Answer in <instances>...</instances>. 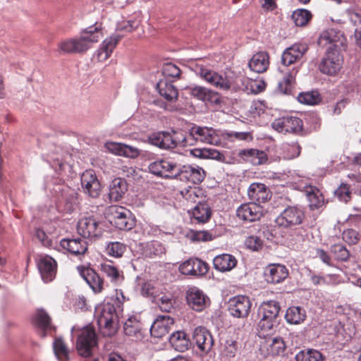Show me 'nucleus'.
<instances>
[{"mask_svg":"<svg viewBox=\"0 0 361 361\" xmlns=\"http://www.w3.org/2000/svg\"><path fill=\"white\" fill-rule=\"evenodd\" d=\"M121 38V37L118 35H113L105 39L95 54L98 61H106L111 56Z\"/></svg>","mask_w":361,"mask_h":361,"instance_id":"29","label":"nucleus"},{"mask_svg":"<svg viewBox=\"0 0 361 361\" xmlns=\"http://www.w3.org/2000/svg\"><path fill=\"white\" fill-rule=\"evenodd\" d=\"M37 267L44 281L49 282L54 279L56 272V263L52 257H42L37 263Z\"/></svg>","mask_w":361,"mask_h":361,"instance_id":"27","label":"nucleus"},{"mask_svg":"<svg viewBox=\"0 0 361 361\" xmlns=\"http://www.w3.org/2000/svg\"><path fill=\"white\" fill-rule=\"evenodd\" d=\"M34 323L42 329H48L51 327V318L43 309H37L33 317Z\"/></svg>","mask_w":361,"mask_h":361,"instance_id":"44","label":"nucleus"},{"mask_svg":"<svg viewBox=\"0 0 361 361\" xmlns=\"http://www.w3.org/2000/svg\"><path fill=\"white\" fill-rule=\"evenodd\" d=\"M236 214L243 221H255L262 216L263 209L259 204L251 202L240 205Z\"/></svg>","mask_w":361,"mask_h":361,"instance_id":"22","label":"nucleus"},{"mask_svg":"<svg viewBox=\"0 0 361 361\" xmlns=\"http://www.w3.org/2000/svg\"><path fill=\"white\" fill-rule=\"evenodd\" d=\"M180 193L188 203H197V204H200V203L203 202V192L199 188L189 187L188 189L182 190Z\"/></svg>","mask_w":361,"mask_h":361,"instance_id":"43","label":"nucleus"},{"mask_svg":"<svg viewBox=\"0 0 361 361\" xmlns=\"http://www.w3.org/2000/svg\"><path fill=\"white\" fill-rule=\"evenodd\" d=\"M281 149L284 159H293L299 156L300 153V147L296 142L283 143Z\"/></svg>","mask_w":361,"mask_h":361,"instance_id":"47","label":"nucleus"},{"mask_svg":"<svg viewBox=\"0 0 361 361\" xmlns=\"http://www.w3.org/2000/svg\"><path fill=\"white\" fill-rule=\"evenodd\" d=\"M247 195L250 200L259 204L267 202L271 197L269 190L266 185L259 183H253L250 185Z\"/></svg>","mask_w":361,"mask_h":361,"instance_id":"28","label":"nucleus"},{"mask_svg":"<svg viewBox=\"0 0 361 361\" xmlns=\"http://www.w3.org/2000/svg\"><path fill=\"white\" fill-rule=\"evenodd\" d=\"M188 236L193 241H207L212 240V235L205 231H191Z\"/></svg>","mask_w":361,"mask_h":361,"instance_id":"64","label":"nucleus"},{"mask_svg":"<svg viewBox=\"0 0 361 361\" xmlns=\"http://www.w3.org/2000/svg\"><path fill=\"white\" fill-rule=\"evenodd\" d=\"M286 349L285 341L281 337H270L266 338L261 344L260 350L264 356L283 355Z\"/></svg>","mask_w":361,"mask_h":361,"instance_id":"19","label":"nucleus"},{"mask_svg":"<svg viewBox=\"0 0 361 361\" xmlns=\"http://www.w3.org/2000/svg\"><path fill=\"white\" fill-rule=\"evenodd\" d=\"M127 183L124 179L117 178L114 179L109 185V198L112 201L120 200L127 191Z\"/></svg>","mask_w":361,"mask_h":361,"instance_id":"37","label":"nucleus"},{"mask_svg":"<svg viewBox=\"0 0 361 361\" xmlns=\"http://www.w3.org/2000/svg\"><path fill=\"white\" fill-rule=\"evenodd\" d=\"M190 214L197 223L204 224L211 218L212 212L209 205L205 202H202L197 204Z\"/></svg>","mask_w":361,"mask_h":361,"instance_id":"40","label":"nucleus"},{"mask_svg":"<svg viewBox=\"0 0 361 361\" xmlns=\"http://www.w3.org/2000/svg\"><path fill=\"white\" fill-rule=\"evenodd\" d=\"M213 263L216 269L225 272L233 269L237 264V260L231 255L222 254L215 257Z\"/></svg>","mask_w":361,"mask_h":361,"instance_id":"35","label":"nucleus"},{"mask_svg":"<svg viewBox=\"0 0 361 361\" xmlns=\"http://www.w3.org/2000/svg\"><path fill=\"white\" fill-rule=\"evenodd\" d=\"M271 127L279 133H298L302 129V121L295 116H284L275 119Z\"/></svg>","mask_w":361,"mask_h":361,"instance_id":"12","label":"nucleus"},{"mask_svg":"<svg viewBox=\"0 0 361 361\" xmlns=\"http://www.w3.org/2000/svg\"><path fill=\"white\" fill-rule=\"evenodd\" d=\"M94 317L104 336H111L116 332L117 314L114 305L106 302L97 306Z\"/></svg>","mask_w":361,"mask_h":361,"instance_id":"4","label":"nucleus"},{"mask_svg":"<svg viewBox=\"0 0 361 361\" xmlns=\"http://www.w3.org/2000/svg\"><path fill=\"white\" fill-rule=\"evenodd\" d=\"M179 271L182 274L191 276H203L208 271V264L197 259L190 258L179 265Z\"/></svg>","mask_w":361,"mask_h":361,"instance_id":"17","label":"nucleus"},{"mask_svg":"<svg viewBox=\"0 0 361 361\" xmlns=\"http://www.w3.org/2000/svg\"><path fill=\"white\" fill-rule=\"evenodd\" d=\"M343 240L349 245H356L361 240V234L354 229H347L343 232Z\"/></svg>","mask_w":361,"mask_h":361,"instance_id":"58","label":"nucleus"},{"mask_svg":"<svg viewBox=\"0 0 361 361\" xmlns=\"http://www.w3.org/2000/svg\"><path fill=\"white\" fill-rule=\"evenodd\" d=\"M78 232L84 238L94 239L102 235L99 221L92 215L82 216L78 222Z\"/></svg>","mask_w":361,"mask_h":361,"instance_id":"8","label":"nucleus"},{"mask_svg":"<svg viewBox=\"0 0 361 361\" xmlns=\"http://www.w3.org/2000/svg\"><path fill=\"white\" fill-rule=\"evenodd\" d=\"M104 148L113 154L131 159L137 157L140 154L137 148L121 142H107L104 145Z\"/></svg>","mask_w":361,"mask_h":361,"instance_id":"21","label":"nucleus"},{"mask_svg":"<svg viewBox=\"0 0 361 361\" xmlns=\"http://www.w3.org/2000/svg\"><path fill=\"white\" fill-rule=\"evenodd\" d=\"M101 269L114 282H118L123 279V276L118 269L111 263H104L101 265Z\"/></svg>","mask_w":361,"mask_h":361,"instance_id":"51","label":"nucleus"},{"mask_svg":"<svg viewBox=\"0 0 361 361\" xmlns=\"http://www.w3.org/2000/svg\"><path fill=\"white\" fill-rule=\"evenodd\" d=\"M345 38L343 33L335 29H329L324 30L320 35L318 39V44L321 47L331 45V50H338L341 47H344Z\"/></svg>","mask_w":361,"mask_h":361,"instance_id":"15","label":"nucleus"},{"mask_svg":"<svg viewBox=\"0 0 361 361\" xmlns=\"http://www.w3.org/2000/svg\"><path fill=\"white\" fill-rule=\"evenodd\" d=\"M245 245L253 251H257L262 247V240L258 236H249L245 240Z\"/></svg>","mask_w":361,"mask_h":361,"instance_id":"63","label":"nucleus"},{"mask_svg":"<svg viewBox=\"0 0 361 361\" xmlns=\"http://www.w3.org/2000/svg\"><path fill=\"white\" fill-rule=\"evenodd\" d=\"M198 74L209 85L220 90L236 92L240 89L239 78L231 73H218L200 67Z\"/></svg>","mask_w":361,"mask_h":361,"instance_id":"3","label":"nucleus"},{"mask_svg":"<svg viewBox=\"0 0 361 361\" xmlns=\"http://www.w3.org/2000/svg\"><path fill=\"white\" fill-rule=\"evenodd\" d=\"M250 68L256 73L265 72L269 66V56L265 51H259L254 54L249 61Z\"/></svg>","mask_w":361,"mask_h":361,"instance_id":"32","label":"nucleus"},{"mask_svg":"<svg viewBox=\"0 0 361 361\" xmlns=\"http://www.w3.org/2000/svg\"><path fill=\"white\" fill-rule=\"evenodd\" d=\"M81 186L83 192L88 196L96 198L102 190L101 184L92 170L85 171L81 176Z\"/></svg>","mask_w":361,"mask_h":361,"instance_id":"14","label":"nucleus"},{"mask_svg":"<svg viewBox=\"0 0 361 361\" xmlns=\"http://www.w3.org/2000/svg\"><path fill=\"white\" fill-rule=\"evenodd\" d=\"M53 348L54 354L59 361H67L69 359V351L61 338L55 339Z\"/></svg>","mask_w":361,"mask_h":361,"instance_id":"45","label":"nucleus"},{"mask_svg":"<svg viewBox=\"0 0 361 361\" xmlns=\"http://www.w3.org/2000/svg\"><path fill=\"white\" fill-rule=\"evenodd\" d=\"M188 145L194 142H201L216 146L222 145V135L219 130L206 126H194L190 128Z\"/></svg>","mask_w":361,"mask_h":361,"instance_id":"6","label":"nucleus"},{"mask_svg":"<svg viewBox=\"0 0 361 361\" xmlns=\"http://www.w3.org/2000/svg\"><path fill=\"white\" fill-rule=\"evenodd\" d=\"M343 58L338 50L328 47L326 56L322 59L319 69L324 74L336 75L341 68Z\"/></svg>","mask_w":361,"mask_h":361,"instance_id":"9","label":"nucleus"},{"mask_svg":"<svg viewBox=\"0 0 361 361\" xmlns=\"http://www.w3.org/2000/svg\"><path fill=\"white\" fill-rule=\"evenodd\" d=\"M280 309L279 302L274 300L264 302L259 306L257 330L259 337L267 338L272 334L274 328L278 324Z\"/></svg>","mask_w":361,"mask_h":361,"instance_id":"2","label":"nucleus"},{"mask_svg":"<svg viewBox=\"0 0 361 361\" xmlns=\"http://www.w3.org/2000/svg\"><path fill=\"white\" fill-rule=\"evenodd\" d=\"M160 310L169 312L173 307V301L171 295H163L155 298Z\"/></svg>","mask_w":361,"mask_h":361,"instance_id":"59","label":"nucleus"},{"mask_svg":"<svg viewBox=\"0 0 361 361\" xmlns=\"http://www.w3.org/2000/svg\"><path fill=\"white\" fill-rule=\"evenodd\" d=\"M288 275L287 268L279 264H269L264 271L266 281L270 283H281L287 278Z\"/></svg>","mask_w":361,"mask_h":361,"instance_id":"26","label":"nucleus"},{"mask_svg":"<svg viewBox=\"0 0 361 361\" xmlns=\"http://www.w3.org/2000/svg\"><path fill=\"white\" fill-rule=\"evenodd\" d=\"M250 307V300L246 296H235L228 301L229 313L236 318H246L249 314Z\"/></svg>","mask_w":361,"mask_h":361,"instance_id":"13","label":"nucleus"},{"mask_svg":"<svg viewBox=\"0 0 361 361\" xmlns=\"http://www.w3.org/2000/svg\"><path fill=\"white\" fill-rule=\"evenodd\" d=\"M163 75L166 77L179 78L180 75V70L173 63H166L162 70Z\"/></svg>","mask_w":361,"mask_h":361,"instance_id":"62","label":"nucleus"},{"mask_svg":"<svg viewBox=\"0 0 361 361\" xmlns=\"http://www.w3.org/2000/svg\"><path fill=\"white\" fill-rule=\"evenodd\" d=\"M298 100L304 104L314 105L319 101V94L316 92H302L298 96Z\"/></svg>","mask_w":361,"mask_h":361,"instance_id":"57","label":"nucleus"},{"mask_svg":"<svg viewBox=\"0 0 361 361\" xmlns=\"http://www.w3.org/2000/svg\"><path fill=\"white\" fill-rule=\"evenodd\" d=\"M80 275L94 293H100L102 291L103 280L94 270L82 269L80 271Z\"/></svg>","mask_w":361,"mask_h":361,"instance_id":"36","label":"nucleus"},{"mask_svg":"<svg viewBox=\"0 0 361 361\" xmlns=\"http://www.w3.org/2000/svg\"><path fill=\"white\" fill-rule=\"evenodd\" d=\"M103 37V33L98 27H90L84 30L79 37L69 38L58 44L61 54H79L85 52Z\"/></svg>","mask_w":361,"mask_h":361,"instance_id":"1","label":"nucleus"},{"mask_svg":"<svg viewBox=\"0 0 361 361\" xmlns=\"http://www.w3.org/2000/svg\"><path fill=\"white\" fill-rule=\"evenodd\" d=\"M193 340L202 351H209L213 344L211 334L202 326L195 328L193 333Z\"/></svg>","mask_w":361,"mask_h":361,"instance_id":"30","label":"nucleus"},{"mask_svg":"<svg viewBox=\"0 0 361 361\" xmlns=\"http://www.w3.org/2000/svg\"><path fill=\"white\" fill-rule=\"evenodd\" d=\"M285 317L288 323L299 324L305 319L306 312L304 309L299 306H292L288 308Z\"/></svg>","mask_w":361,"mask_h":361,"instance_id":"42","label":"nucleus"},{"mask_svg":"<svg viewBox=\"0 0 361 361\" xmlns=\"http://www.w3.org/2000/svg\"><path fill=\"white\" fill-rule=\"evenodd\" d=\"M123 331L126 336L132 341H140L144 337L142 323L135 316L130 317L123 324Z\"/></svg>","mask_w":361,"mask_h":361,"instance_id":"24","label":"nucleus"},{"mask_svg":"<svg viewBox=\"0 0 361 361\" xmlns=\"http://www.w3.org/2000/svg\"><path fill=\"white\" fill-rule=\"evenodd\" d=\"M237 343L233 339H227L222 344L221 353L224 356L233 357L237 352Z\"/></svg>","mask_w":361,"mask_h":361,"instance_id":"60","label":"nucleus"},{"mask_svg":"<svg viewBox=\"0 0 361 361\" xmlns=\"http://www.w3.org/2000/svg\"><path fill=\"white\" fill-rule=\"evenodd\" d=\"M148 169L150 173L162 178L176 177L179 171V166L168 159L155 161Z\"/></svg>","mask_w":361,"mask_h":361,"instance_id":"11","label":"nucleus"},{"mask_svg":"<svg viewBox=\"0 0 361 361\" xmlns=\"http://www.w3.org/2000/svg\"><path fill=\"white\" fill-rule=\"evenodd\" d=\"M331 251L338 260L346 261L350 256L349 251L341 244L332 245Z\"/></svg>","mask_w":361,"mask_h":361,"instance_id":"61","label":"nucleus"},{"mask_svg":"<svg viewBox=\"0 0 361 361\" xmlns=\"http://www.w3.org/2000/svg\"><path fill=\"white\" fill-rule=\"evenodd\" d=\"M307 50L305 44H294L286 49L281 56V63L285 66H290L300 61Z\"/></svg>","mask_w":361,"mask_h":361,"instance_id":"20","label":"nucleus"},{"mask_svg":"<svg viewBox=\"0 0 361 361\" xmlns=\"http://www.w3.org/2000/svg\"><path fill=\"white\" fill-rule=\"evenodd\" d=\"M95 332L90 327L84 328L79 335L76 348L78 354L82 357H89L92 354V348L96 345Z\"/></svg>","mask_w":361,"mask_h":361,"instance_id":"10","label":"nucleus"},{"mask_svg":"<svg viewBox=\"0 0 361 361\" xmlns=\"http://www.w3.org/2000/svg\"><path fill=\"white\" fill-rule=\"evenodd\" d=\"M239 157L247 162L253 165H260L265 163L267 160V156L263 151L256 149H248L240 150L238 153Z\"/></svg>","mask_w":361,"mask_h":361,"instance_id":"33","label":"nucleus"},{"mask_svg":"<svg viewBox=\"0 0 361 361\" xmlns=\"http://www.w3.org/2000/svg\"><path fill=\"white\" fill-rule=\"evenodd\" d=\"M222 135V145L224 144L225 140H252V136L247 132H223Z\"/></svg>","mask_w":361,"mask_h":361,"instance_id":"53","label":"nucleus"},{"mask_svg":"<svg viewBox=\"0 0 361 361\" xmlns=\"http://www.w3.org/2000/svg\"><path fill=\"white\" fill-rule=\"evenodd\" d=\"M240 85V90L247 93L257 94L262 92L266 87V83L263 80H252L249 78L239 79Z\"/></svg>","mask_w":361,"mask_h":361,"instance_id":"39","label":"nucleus"},{"mask_svg":"<svg viewBox=\"0 0 361 361\" xmlns=\"http://www.w3.org/2000/svg\"><path fill=\"white\" fill-rule=\"evenodd\" d=\"M149 140L153 145L164 149L185 147L188 144V140L182 130L155 133L149 137Z\"/></svg>","mask_w":361,"mask_h":361,"instance_id":"5","label":"nucleus"},{"mask_svg":"<svg viewBox=\"0 0 361 361\" xmlns=\"http://www.w3.org/2000/svg\"><path fill=\"white\" fill-rule=\"evenodd\" d=\"M173 325V319L168 315L158 316L150 327V334L155 338L166 336Z\"/></svg>","mask_w":361,"mask_h":361,"instance_id":"23","label":"nucleus"},{"mask_svg":"<svg viewBox=\"0 0 361 361\" xmlns=\"http://www.w3.org/2000/svg\"><path fill=\"white\" fill-rule=\"evenodd\" d=\"M204 171L198 166H184L177 172L180 180H187L193 184L200 183L204 180Z\"/></svg>","mask_w":361,"mask_h":361,"instance_id":"25","label":"nucleus"},{"mask_svg":"<svg viewBox=\"0 0 361 361\" xmlns=\"http://www.w3.org/2000/svg\"><path fill=\"white\" fill-rule=\"evenodd\" d=\"M292 19L297 26H304L310 20L311 13L305 9H298L292 14Z\"/></svg>","mask_w":361,"mask_h":361,"instance_id":"54","label":"nucleus"},{"mask_svg":"<svg viewBox=\"0 0 361 361\" xmlns=\"http://www.w3.org/2000/svg\"><path fill=\"white\" fill-rule=\"evenodd\" d=\"M185 300L188 307L195 312H202L210 305V298L202 290L192 286L185 293Z\"/></svg>","mask_w":361,"mask_h":361,"instance_id":"7","label":"nucleus"},{"mask_svg":"<svg viewBox=\"0 0 361 361\" xmlns=\"http://www.w3.org/2000/svg\"><path fill=\"white\" fill-rule=\"evenodd\" d=\"M157 90L161 96L169 102L176 101L178 98V90L166 80H161L157 85Z\"/></svg>","mask_w":361,"mask_h":361,"instance_id":"41","label":"nucleus"},{"mask_svg":"<svg viewBox=\"0 0 361 361\" xmlns=\"http://www.w3.org/2000/svg\"><path fill=\"white\" fill-rule=\"evenodd\" d=\"M190 92L195 97L204 102H210L215 104L220 102V99L216 92L202 86L190 87Z\"/></svg>","mask_w":361,"mask_h":361,"instance_id":"34","label":"nucleus"},{"mask_svg":"<svg viewBox=\"0 0 361 361\" xmlns=\"http://www.w3.org/2000/svg\"><path fill=\"white\" fill-rule=\"evenodd\" d=\"M309 206L312 209H319L324 204V199L322 193L317 189H312L307 192Z\"/></svg>","mask_w":361,"mask_h":361,"instance_id":"48","label":"nucleus"},{"mask_svg":"<svg viewBox=\"0 0 361 361\" xmlns=\"http://www.w3.org/2000/svg\"><path fill=\"white\" fill-rule=\"evenodd\" d=\"M303 212L297 207H289L276 218V222L280 226L290 227L302 223Z\"/></svg>","mask_w":361,"mask_h":361,"instance_id":"16","label":"nucleus"},{"mask_svg":"<svg viewBox=\"0 0 361 361\" xmlns=\"http://www.w3.org/2000/svg\"><path fill=\"white\" fill-rule=\"evenodd\" d=\"M206 157L207 159H215L225 164H232L235 163L233 158L226 156L216 149L207 148Z\"/></svg>","mask_w":361,"mask_h":361,"instance_id":"52","label":"nucleus"},{"mask_svg":"<svg viewBox=\"0 0 361 361\" xmlns=\"http://www.w3.org/2000/svg\"><path fill=\"white\" fill-rule=\"evenodd\" d=\"M164 252V247L163 245L157 242L152 241L148 243L145 248L144 255L146 257L152 258L154 257L159 256Z\"/></svg>","mask_w":361,"mask_h":361,"instance_id":"50","label":"nucleus"},{"mask_svg":"<svg viewBox=\"0 0 361 361\" xmlns=\"http://www.w3.org/2000/svg\"><path fill=\"white\" fill-rule=\"evenodd\" d=\"M297 73L298 69L293 68L283 77V80L279 82L278 88L282 93L289 94Z\"/></svg>","mask_w":361,"mask_h":361,"instance_id":"46","label":"nucleus"},{"mask_svg":"<svg viewBox=\"0 0 361 361\" xmlns=\"http://www.w3.org/2000/svg\"><path fill=\"white\" fill-rule=\"evenodd\" d=\"M169 341L173 348L180 352L188 350L190 342L187 334L182 331L173 333L169 338Z\"/></svg>","mask_w":361,"mask_h":361,"instance_id":"38","label":"nucleus"},{"mask_svg":"<svg viewBox=\"0 0 361 361\" xmlns=\"http://www.w3.org/2000/svg\"><path fill=\"white\" fill-rule=\"evenodd\" d=\"M111 213L114 218V222L120 230H130L134 225V221L131 218L129 210L122 207H112Z\"/></svg>","mask_w":361,"mask_h":361,"instance_id":"18","label":"nucleus"},{"mask_svg":"<svg viewBox=\"0 0 361 361\" xmlns=\"http://www.w3.org/2000/svg\"><path fill=\"white\" fill-rule=\"evenodd\" d=\"M60 245L64 250L73 255H80L85 253L87 250V244L81 238L62 239Z\"/></svg>","mask_w":361,"mask_h":361,"instance_id":"31","label":"nucleus"},{"mask_svg":"<svg viewBox=\"0 0 361 361\" xmlns=\"http://www.w3.org/2000/svg\"><path fill=\"white\" fill-rule=\"evenodd\" d=\"M350 20L355 27L354 35L356 43L361 48V16L353 13L350 15Z\"/></svg>","mask_w":361,"mask_h":361,"instance_id":"56","label":"nucleus"},{"mask_svg":"<svg viewBox=\"0 0 361 361\" xmlns=\"http://www.w3.org/2000/svg\"><path fill=\"white\" fill-rule=\"evenodd\" d=\"M295 359L296 361H324L322 353L312 349L299 352Z\"/></svg>","mask_w":361,"mask_h":361,"instance_id":"49","label":"nucleus"},{"mask_svg":"<svg viewBox=\"0 0 361 361\" xmlns=\"http://www.w3.org/2000/svg\"><path fill=\"white\" fill-rule=\"evenodd\" d=\"M126 245L120 242H111L106 246V254L114 257H121L126 250Z\"/></svg>","mask_w":361,"mask_h":361,"instance_id":"55","label":"nucleus"}]
</instances>
